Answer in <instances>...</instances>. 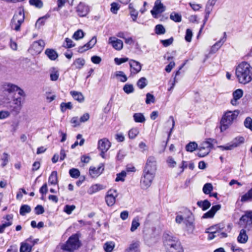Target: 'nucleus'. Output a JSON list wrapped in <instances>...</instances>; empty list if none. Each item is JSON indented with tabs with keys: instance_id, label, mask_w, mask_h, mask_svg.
<instances>
[{
	"instance_id": "4be33fe9",
	"label": "nucleus",
	"mask_w": 252,
	"mask_h": 252,
	"mask_svg": "<svg viewBox=\"0 0 252 252\" xmlns=\"http://www.w3.org/2000/svg\"><path fill=\"white\" fill-rule=\"evenodd\" d=\"M226 38V32H224V37L220 39L219 41L216 42L211 48V52L215 53L217 51L222 45L223 43L225 42Z\"/></svg>"
},
{
	"instance_id": "6e6552de",
	"label": "nucleus",
	"mask_w": 252,
	"mask_h": 252,
	"mask_svg": "<svg viewBox=\"0 0 252 252\" xmlns=\"http://www.w3.org/2000/svg\"><path fill=\"white\" fill-rule=\"evenodd\" d=\"M214 140L212 138H208L205 141L201 143L197 150L198 152L197 155L199 157H204L208 155L213 147V142Z\"/></svg>"
},
{
	"instance_id": "a18cd8bd",
	"label": "nucleus",
	"mask_w": 252,
	"mask_h": 252,
	"mask_svg": "<svg viewBox=\"0 0 252 252\" xmlns=\"http://www.w3.org/2000/svg\"><path fill=\"white\" fill-rule=\"evenodd\" d=\"M126 171L123 170L121 172L117 174V177L115 179L116 182L122 181L124 182L125 181V178L126 177Z\"/></svg>"
},
{
	"instance_id": "6e6d98bb",
	"label": "nucleus",
	"mask_w": 252,
	"mask_h": 252,
	"mask_svg": "<svg viewBox=\"0 0 252 252\" xmlns=\"http://www.w3.org/2000/svg\"><path fill=\"white\" fill-rule=\"evenodd\" d=\"M116 76L121 77V78L120 79V81L122 82H125L127 80L126 76L124 72L122 71H117L116 72Z\"/></svg>"
},
{
	"instance_id": "864d4df0",
	"label": "nucleus",
	"mask_w": 252,
	"mask_h": 252,
	"mask_svg": "<svg viewBox=\"0 0 252 252\" xmlns=\"http://www.w3.org/2000/svg\"><path fill=\"white\" fill-rule=\"evenodd\" d=\"M205 232L209 234L208 239L211 240L219 235V231H206Z\"/></svg>"
},
{
	"instance_id": "c9c22d12",
	"label": "nucleus",
	"mask_w": 252,
	"mask_h": 252,
	"mask_svg": "<svg viewBox=\"0 0 252 252\" xmlns=\"http://www.w3.org/2000/svg\"><path fill=\"white\" fill-rule=\"evenodd\" d=\"M130 15L133 21H135L138 16V12L134 9L131 3L129 5Z\"/></svg>"
},
{
	"instance_id": "774afa93",
	"label": "nucleus",
	"mask_w": 252,
	"mask_h": 252,
	"mask_svg": "<svg viewBox=\"0 0 252 252\" xmlns=\"http://www.w3.org/2000/svg\"><path fill=\"white\" fill-rule=\"evenodd\" d=\"M128 61V59L127 58H115L114 59V62L117 65H120L124 63H125Z\"/></svg>"
},
{
	"instance_id": "2eb2a0df",
	"label": "nucleus",
	"mask_w": 252,
	"mask_h": 252,
	"mask_svg": "<svg viewBox=\"0 0 252 252\" xmlns=\"http://www.w3.org/2000/svg\"><path fill=\"white\" fill-rule=\"evenodd\" d=\"M45 46V42L43 40H39L34 41L31 47V49L34 51L35 54H39L43 50Z\"/></svg>"
},
{
	"instance_id": "f8f14e48",
	"label": "nucleus",
	"mask_w": 252,
	"mask_h": 252,
	"mask_svg": "<svg viewBox=\"0 0 252 252\" xmlns=\"http://www.w3.org/2000/svg\"><path fill=\"white\" fill-rule=\"evenodd\" d=\"M118 196L117 190L114 189H111L107 192L105 197V201L107 204L109 206H113L116 201V197Z\"/></svg>"
},
{
	"instance_id": "3c124183",
	"label": "nucleus",
	"mask_w": 252,
	"mask_h": 252,
	"mask_svg": "<svg viewBox=\"0 0 252 252\" xmlns=\"http://www.w3.org/2000/svg\"><path fill=\"white\" fill-rule=\"evenodd\" d=\"M125 252H139L138 250V244L135 243L130 244L129 248Z\"/></svg>"
},
{
	"instance_id": "9b49d317",
	"label": "nucleus",
	"mask_w": 252,
	"mask_h": 252,
	"mask_svg": "<svg viewBox=\"0 0 252 252\" xmlns=\"http://www.w3.org/2000/svg\"><path fill=\"white\" fill-rule=\"evenodd\" d=\"M187 217H186V220L184 221V223L186 226L187 231L189 233H192L195 226L193 223V218L191 212L189 210H187Z\"/></svg>"
},
{
	"instance_id": "dca6fc26",
	"label": "nucleus",
	"mask_w": 252,
	"mask_h": 252,
	"mask_svg": "<svg viewBox=\"0 0 252 252\" xmlns=\"http://www.w3.org/2000/svg\"><path fill=\"white\" fill-rule=\"evenodd\" d=\"M31 241V237L27 239L25 242L21 243L20 252H31L32 247L34 245V243L30 244Z\"/></svg>"
},
{
	"instance_id": "72a5a7b5",
	"label": "nucleus",
	"mask_w": 252,
	"mask_h": 252,
	"mask_svg": "<svg viewBox=\"0 0 252 252\" xmlns=\"http://www.w3.org/2000/svg\"><path fill=\"white\" fill-rule=\"evenodd\" d=\"M252 200V188L250 189L247 193L243 195L241 198L242 202H246Z\"/></svg>"
},
{
	"instance_id": "a211bd4d",
	"label": "nucleus",
	"mask_w": 252,
	"mask_h": 252,
	"mask_svg": "<svg viewBox=\"0 0 252 252\" xmlns=\"http://www.w3.org/2000/svg\"><path fill=\"white\" fill-rule=\"evenodd\" d=\"M111 146V143L106 138L100 139L98 142V149L100 151H107Z\"/></svg>"
},
{
	"instance_id": "c85d7f7f",
	"label": "nucleus",
	"mask_w": 252,
	"mask_h": 252,
	"mask_svg": "<svg viewBox=\"0 0 252 252\" xmlns=\"http://www.w3.org/2000/svg\"><path fill=\"white\" fill-rule=\"evenodd\" d=\"M85 63V61L83 58H78L76 59L72 64V66H74L75 69H80Z\"/></svg>"
},
{
	"instance_id": "338daca9",
	"label": "nucleus",
	"mask_w": 252,
	"mask_h": 252,
	"mask_svg": "<svg viewBox=\"0 0 252 252\" xmlns=\"http://www.w3.org/2000/svg\"><path fill=\"white\" fill-rule=\"evenodd\" d=\"M11 112L9 111L2 110L0 111V119H4L10 116Z\"/></svg>"
},
{
	"instance_id": "e433bc0d",
	"label": "nucleus",
	"mask_w": 252,
	"mask_h": 252,
	"mask_svg": "<svg viewBox=\"0 0 252 252\" xmlns=\"http://www.w3.org/2000/svg\"><path fill=\"white\" fill-rule=\"evenodd\" d=\"M31 211V208L28 205H23L20 209V214L22 216H25L27 213H29Z\"/></svg>"
},
{
	"instance_id": "79ce46f5",
	"label": "nucleus",
	"mask_w": 252,
	"mask_h": 252,
	"mask_svg": "<svg viewBox=\"0 0 252 252\" xmlns=\"http://www.w3.org/2000/svg\"><path fill=\"white\" fill-rule=\"evenodd\" d=\"M140 223L139 222V219L137 218H135L132 221L130 231L131 232L134 231L139 226Z\"/></svg>"
},
{
	"instance_id": "de8ad7c7",
	"label": "nucleus",
	"mask_w": 252,
	"mask_h": 252,
	"mask_svg": "<svg viewBox=\"0 0 252 252\" xmlns=\"http://www.w3.org/2000/svg\"><path fill=\"white\" fill-rule=\"evenodd\" d=\"M170 18L172 20L176 22H180L182 20L181 15L175 12L171 13Z\"/></svg>"
},
{
	"instance_id": "49530a36",
	"label": "nucleus",
	"mask_w": 252,
	"mask_h": 252,
	"mask_svg": "<svg viewBox=\"0 0 252 252\" xmlns=\"http://www.w3.org/2000/svg\"><path fill=\"white\" fill-rule=\"evenodd\" d=\"M139 131L137 128H133L129 130L128 132V136L130 139L135 138L138 134Z\"/></svg>"
},
{
	"instance_id": "13d9d810",
	"label": "nucleus",
	"mask_w": 252,
	"mask_h": 252,
	"mask_svg": "<svg viewBox=\"0 0 252 252\" xmlns=\"http://www.w3.org/2000/svg\"><path fill=\"white\" fill-rule=\"evenodd\" d=\"M244 125L252 131V119L250 117H247L244 121Z\"/></svg>"
},
{
	"instance_id": "0e129e2a",
	"label": "nucleus",
	"mask_w": 252,
	"mask_h": 252,
	"mask_svg": "<svg viewBox=\"0 0 252 252\" xmlns=\"http://www.w3.org/2000/svg\"><path fill=\"white\" fill-rule=\"evenodd\" d=\"M166 161L168 166L172 168L174 167L177 164L174 158L171 157H168Z\"/></svg>"
},
{
	"instance_id": "69168bd1",
	"label": "nucleus",
	"mask_w": 252,
	"mask_h": 252,
	"mask_svg": "<svg viewBox=\"0 0 252 252\" xmlns=\"http://www.w3.org/2000/svg\"><path fill=\"white\" fill-rule=\"evenodd\" d=\"M111 6V11L114 14H116L120 8L119 4L116 2H113Z\"/></svg>"
},
{
	"instance_id": "c756f323",
	"label": "nucleus",
	"mask_w": 252,
	"mask_h": 252,
	"mask_svg": "<svg viewBox=\"0 0 252 252\" xmlns=\"http://www.w3.org/2000/svg\"><path fill=\"white\" fill-rule=\"evenodd\" d=\"M133 119L136 123H143L145 122L146 119L144 115L141 113H136L133 115Z\"/></svg>"
},
{
	"instance_id": "e2e57ef3",
	"label": "nucleus",
	"mask_w": 252,
	"mask_h": 252,
	"mask_svg": "<svg viewBox=\"0 0 252 252\" xmlns=\"http://www.w3.org/2000/svg\"><path fill=\"white\" fill-rule=\"evenodd\" d=\"M243 95V91L241 89H237L233 93V96L236 99H239Z\"/></svg>"
},
{
	"instance_id": "a878e982",
	"label": "nucleus",
	"mask_w": 252,
	"mask_h": 252,
	"mask_svg": "<svg viewBox=\"0 0 252 252\" xmlns=\"http://www.w3.org/2000/svg\"><path fill=\"white\" fill-rule=\"evenodd\" d=\"M47 56L51 60H55L58 57L56 51L51 49H47L45 52Z\"/></svg>"
},
{
	"instance_id": "423d86ee",
	"label": "nucleus",
	"mask_w": 252,
	"mask_h": 252,
	"mask_svg": "<svg viewBox=\"0 0 252 252\" xmlns=\"http://www.w3.org/2000/svg\"><path fill=\"white\" fill-rule=\"evenodd\" d=\"M1 89L3 94L4 95V99L6 98L7 96L10 98V95L16 92H18V94L21 96L25 97L26 96V94L23 90L18 86L12 83H8L3 84Z\"/></svg>"
},
{
	"instance_id": "a19ab883",
	"label": "nucleus",
	"mask_w": 252,
	"mask_h": 252,
	"mask_svg": "<svg viewBox=\"0 0 252 252\" xmlns=\"http://www.w3.org/2000/svg\"><path fill=\"white\" fill-rule=\"evenodd\" d=\"M60 107L61 111L64 112L66 109H71L72 108V105L70 102L67 103L62 102L60 104Z\"/></svg>"
},
{
	"instance_id": "393cba45",
	"label": "nucleus",
	"mask_w": 252,
	"mask_h": 252,
	"mask_svg": "<svg viewBox=\"0 0 252 252\" xmlns=\"http://www.w3.org/2000/svg\"><path fill=\"white\" fill-rule=\"evenodd\" d=\"M213 6L209 5L206 4V8H205V18L204 19V23L200 29L199 32H201V31L202 30V29L204 26L205 23L208 20L209 15L213 10Z\"/></svg>"
},
{
	"instance_id": "8fccbe9b",
	"label": "nucleus",
	"mask_w": 252,
	"mask_h": 252,
	"mask_svg": "<svg viewBox=\"0 0 252 252\" xmlns=\"http://www.w3.org/2000/svg\"><path fill=\"white\" fill-rule=\"evenodd\" d=\"M155 32L158 34H162L165 32V30L162 25H158L155 27Z\"/></svg>"
},
{
	"instance_id": "4c0bfd02",
	"label": "nucleus",
	"mask_w": 252,
	"mask_h": 252,
	"mask_svg": "<svg viewBox=\"0 0 252 252\" xmlns=\"http://www.w3.org/2000/svg\"><path fill=\"white\" fill-rule=\"evenodd\" d=\"M138 87L142 89L147 85V80L145 77H141L137 82Z\"/></svg>"
},
{
	"instance_id": "5fc2aeb1",
	"label": "nucleus",
	"mask_w": 252,
	"mask_h": 252,
	"mask_svg": "<svg viewBox=\"0 0 252 252\" xmlns=\"http://www.w3.org/2000/svg\"><path fill=\"white\" fill-rule=\"evenodd\" d=\"M114 245L112 242H107L104 245V249L106 252H111L112 251Z\"/></svg>"
},
{
	"instance_id": "ea45409f",
	"label": "nucleus",
	"mask_w": 252,
	"mask_h": 252,
	"mask_svg": "<svg viewBox=\"0 0 252 252\" xmlns=\"http://www.w3.org/2000/svg\"><path fill=\"white\" fill-rule=\"evenodd\" d=\"M123 91L127 94L132 93L134 91L133 85L129 84H125L123 87Z\"/></svg>"
},
{
	"instance_id": "f3484780",
	"label": "nucleus",
	"mask_w": 252,
	"mask_h": 252,
	"mask_svg": "<svg viewBox=\"0 0 252 252\" xmlns=\"http://www.w3.org/2000/svg\"><path fill=\"white\" fill-rule=\"evenodd\" d=\"M109 43L117 50H121L123 47V41L115 37H110L109 38Z\"/></svg>"
},
{
	"instance_id": "603ef678",
	"label": "nucleus",
	"mask_w": 252,
	"mask_h": 252,
	"mask_svg": "<svg viewBox=\"0 0 252 252\" xmlns=\"http://www.w3.org/2000/svg\"><path fill=\"white\" fill-rule=\"evenodd\" d=\"M9 155L6 153H3L1 157V160L2 161L1 166L4 167L8 162Z\"/></svg>"
},
{
	"instance_id": "b1692460",
	"label": "nucleus",
	"mask_w": 252,
	"mask_h": 252,
	"mask_svg": "<svg viewBox=\"0 0 252 252\" xmlns=\"http://www.w3.org/2000/svg\"><path fill=\"white\" fill-rule=\"evenodd\" d=\"M70 93L75 100L79 102H82L84 101V97L81 93L76 91H71Z\"/></svg>"
},
{
	"instance_id": "9d476101",
	"label": "nucleus",
	"mask_w": 252,
	"mask_h": 252,
	"mask_svg": "<svg viewBox=\"0 0 252 252\" xmlns=\"http://www.w3.org/2000/svg\"><path fill=\"white\" fill-rule=\"evenodd\" d=\"M244 142V138L243 137H237L234 138L230 143H228L225 146H219L218 147L221 150H231L234 148L237 147L241 144Z\"/></svg>"
},
{
	"instance_id": "c03bdc74",
	"label": "nucleus",
	"mask_w": 252,
	"mask_h": 252,
	"mask_svg": "<svg viewBox=\"0 0 252 252\" xmlns=\"http://www.w3.org/2000/svg\"><path fill=\"white\" fill-rule=\"evenodd\" d=\"M69 173L70 176L73 178L77 179L78 178L80 175V173L79 170L76 168H72L69 170Z\"/></svg>"
},
{
	"instance_id": "bf43d9fd",
	"label": "nucleus",
	"mask_w": 252,
	"mask_h": 252,
	"mask_svg": "<svg viewBox=\"0 0 252 252\" xmlns=\"http://www.w3.org/2000/svg\"><path fill=\"white\" fill-rule=\"evenodd\" d=\"M192 36V32L191 30L188 29L186 30V35H185V40L189 42H190L191 41Z\"/></svg>"
},
{
	"instance_id": "6ab92c4d",
	"label": "nucleus",
	"mask_w": 252,
	"mask_h": 252,
	"mask_svg": "<svg viewBox=\"0 0 252 252\" xmlns=\"http://www.w3.org/2000/svg\"><path fill=\"white\" fill-rule=\"evenodd\" d=\"M76 11L80 17H84L89 12V7L84 3L80 2L77 7Z\"/></svg>"
},
{
	"instance_id": "2f4dec72",
	"label": "nucleus",
	"mask_w": 252,
	"mask_h": 252,
	"mask_svg": "<svg viewBox=\"0 0 252 252\" xmlns=\"http://www.w3.org/2000/svg\"><path fill=\"white\" fill-rule=\"evenodd\" d=\"M59 77V72L56 68H52L50 70V80L53 81H57Z\"/></svg>"
},
{
	"instance_id": "f704fd0d",
	"label": "nucleus",
	"mask_w": 252,
	"mask_h": 252,
	"mask_svg": "<svg viewBox=\"0 0 252 252\" xmlns=\"http://www.w3.org/2000/svg\"><path fill=\"white\" fill-rule=\"evenodd\" d=\"M188 209H186L184 211V213L183 215H178L175 219V221L177 223H181L182 221L186 220V217H187V211Z\"/></svg>"
},
{
	"instance_id": "bb28decb",
	"label": "nucleus",
	"mask_w": 252,
	"mask_h": 252,
	"mask_svg": "<svg viewBox=\"0 0 252 252\" xmlns=\"http://www.w3.org/2000/svg\"><path fill=\"white\" fill-rule=\"evenodd\" d=\"M198 207L202 209L203 211H205L211 206V203L207 199L203 201H199L197 202Z\"/></svg>"
},
{
	"instance_id": "4d7b16f0",
	"label": "nucleus",
	"mask_w": 252,
	"mask_h": 252,
	"mask_svg": "<svg viewBox=\"0 0 252 252\" xmlns=\"http://www.w3.org/2000/svg\"><path fill=\"white\" fill-rule=\"evenodd\" d=\"M29 2L31 5L37 8H41L43 5L42 2L40 0H30Z\"/></svg>"
},
{
	"instance_id": "cd10ccee",
	"label": "nucleus",
	"mask_w": 252,
	"mask_h": 252,
	"mask_svg": "<svg viewBox=\"0 0 252 252\" xmlns=\"http://www.w3.org/2000/svg\"><path fill=\"white\" fill-rule=\"evenodd\" d=\"M103 189L102 185L94 184L92 185L88 190V193L90 194H94Z\"/></svg>"
},
{
	"instance_id": "ddd939ff",
	"label": "nucleus",
	"mask_w": 252,
	"mask_h": 252,
	"mask_svg": "<svg viewBox=\"0 0 252 252\" xmlns=\"http://www.w3.org/2000/svg\"><path fill=\"white\" fill-rule=\"evenodd\" d=\"M129 64L130 67L131 74H136L141 71L142 65L139 62L131 60L129 62Z\"/></svg>"
},
{
	"instance_id": "f257e3e1",
	"label": "nucleus",
	"mask_w": 252,
	"mask_h": 252,
	"mask_svg": "<svg viewBox=\"0 0 252 252\" xmlns=\"http://www.w3.org/2000/svg\"><path fill=\"white\" fill-rule=\"evenodd\" d=\"M156 170V158L150 156L147 159L140 180L141 186L143 189H147L151 186L155 178Z\"/></svg>"
},
{
	"instance_id": "f03ea898",
	"label": "nucleus",
	"mask_w": 252,
	"mask_h": 252,
	"mask_svg": "<svg viewBox=\"0 0 252 252\" xmlns=\"http://www.w3.org/2000/svg\"><path fill=\"white\" fill-rule=\"evenodd\" d=\"M235 75L238 82L246 85L252 81V66L246 62H242L236 68Z\"/></svg>"
},
{
	"instance_id": "473e14b6",
	"label": "nucleus",
	"mask_w": 252,
	"mask_h": 252,
	"mask_svg": "<svg viewBox=\"0 0 252 252\" xmlns=\"http://www.w3.org/2000/svg\"><path fill=\"white\" fill-rule=\"evenodd\" d=\"M198 148V145L195 142H190L186 146V150L188 152H192Z\"/></svg>"
},
{
	"instance_id": "09e8293b",
	"label": "nucleus",
	"mask_w": 252,
	"mask_h": 252,
	"mask_svg": "<svg viewBox=\"0 0 252 252\" xmlns=\"http://www.w3.org/2000/svg\"><path fill=\"white\" fill-rule=\"evenodd\" d=\"M84 33L82 30H78L74 32L73 38L75 40H79L84 37Z\"/></svg>"
},
{
	"instance_id": "1a4fd4ad",
	"label": "nucleus",
	"mask_w": 252,
	"mask_h": 252,
	"mask_svg": "<svg viewBox=\"0 0 252 252\" xmlns=\"http://www.w3.org/2000/svg\"><path fill=\"white\" fill-rule=\"evenodd\" d=\"M25 14L23 10L15 13L11 20V28L16 32L20 31L21 24L24 22Z\"/></svg>"
},
{
	"instance_id": "7c9ffc66",
	"label": "nucleus",
	"mask_w": 252,
	"mask_h": 252,
	"mask_svg": "<svg viewBox=\"0 0 252 252\" xmlns=\"http://www.w3.org/2000/svg\"><path fill=\"white\" fill-rule=\"evenodd\" d=\"M48 182L51 185H55L58 183V176L56 171H53L50 174Z\"/></svg>"
},
{
	"instance_id": "052dcab7",
	"label": "nucleus",
	"mask_w": 252,
	"mask_h": 252,
	"mask_svg": "<svg viewBox=\"0 0 252 252\" xmlns=\"http://www.w3.org/2000/svg\"><path fill=\"white\" fill-rule=\"evenodd\" d=\"M75 209V206L73 205H66L64 208V211L67 214H71L72 212Z\"/></svg>"
},
{
	"instance_id": "680f3d73",
	"label": "nucleus",
	"mask_w": 252,
	"mask_h": 252,
	"mask_svg": "<svg viewBox=\"0 0 252 252\" xmlns=\"http://www.w3.org/2000/svg\"><path fill=\"white\" fill-rule=\"evenodd\" d=\"M155 97L153 94L150 93H147L146 94V104H150L155 102Z\"/></svg>"
},
{
	"instance_id": "37998d69",
	"label": "nucleus",
	"mask_w": 252,
	"mask_h": 252,
	"mask_svg": "<svg viewBox=\"0 0 252 252\" xmlns=\"http://www.w3.org/2000/svg\"><path fill=\"white\" fill-rule=\"evenodd\" d=\"M213 187L211 183L205 184L203 188V191L206 194L210 193L211 191L213 190Z\"/></svg>"
},
{
	"instance_id": "58836bf2",
	"label": "nucleus",
	"mask_w": 252,
	"mask_h": 252,
	"mask_svg": "<svg viewBox=\"0 0 252 252\" xmlns=\"http://www.w3.org/2000/svg\"><path fill=\"white\" fill-rule=\"evenodd\" d=\"M4 219H5L7 221H5L4 222L2 223L3 225H5V227H7L8 226H11L12 224V219H13V215H7L3 217Z\"/></svg>"
},
{
	"instance_id": "aec40b11",
	"label": "nucleus",
	"mask_w": 252,
	"mask_h": 252,
	"mask_svg": "<svg viewBox=\"0 0 252 252\" xmlns=\"http://www.w3.org/2000/svg\"><path fill=\"white\" fill-rule=\"evenodd\" d=\"M221 205L220 204L213 206L209 211L203 215L202 218L204 219L213 218L216 213L219 211Z\"/></svg>"
},
{
	"instance_id": "39448f33",
	"label": "nucleus",
	"mask_w": 252,
	"mask_h": 252,
	"mask_svg": "<svg viewBox=\"0 0 252 252\" xmlns=\"http://www.w3.org/2000/svg\"><path fill=\"white\" fill-rule=\"evenodd\" d=\"M239 113V111L238 110L228 111L223 115L220 121V128L221 131H223L229 127L237 118Z\"/></svg>"
},
{
	"instance_id": "4468645a",
	"label": "nucleus",
	"mask_w": 252,
	"mask_h": 252,
	"mask_svg": "<svg viewBox=\"0 0 252 252\" xmlns=\"http://www.w3.org/2000/svg\"><path fill=\"white\" fill-rule=\"evenodd\" d=\"M165 10V7L163 4L159 0L155 1V5L151 12L153 16L157 15L158 14L161 13Z\"/></svg>"
},
{
	"instance_id": "20e7f679",
	"label": "nucleus",
	"mask_w": 252,
	"mask_h": 252,
	"mask_svg": "<svg viewBox=\"0 0 252 252\" xmlns=\"http://www.w3.org/2000/svg\"><path fill=\"white\" fill-rule=\"evenodd\" d=\"M11 98L12 101H10V98L8 96L5 98V106L11 114L17 115L19 114L22 107V98L21 97L16 98L14 95H12Z\"/></svg>"
},
{
	"instance_id": "7ed1b4c3",
	"label": "nucleus",
	"mask_w": 252,
	"mask_h": 252,
	"mask_svg": "<svg viewBox=\"0 0 252 252\" xmlns=\"http://www.w3.org/2000/svg\"><path fill=\"white\" fill-rule=\"evenodd\" d=\"M164 244L168 252H183L179 240L168 234L164 235Z\"/></svg>"
},
{
	"instance_id": "0eeeda50",
	"label": "nucleus",
	"mask_w": 252,
	"mask_h": 252,
	"mask_svg": "<svg viewBox=\"0 0 252 252\" xmlns=\"http://www.w3.org/2000/svg\"><path fill=\"white\" fill-rule=\"evenodd\" d=\"M79 247V241L76 235L70 236L66 243L63 244L61 248L62 250L69 252H72Z\"/></svg>"
},
{
	"instance_id": "412c9836",
	"label": "nucleus",
	"mask_w": 252,
	"mask_h": 252,
	"mask_svg": "<svg viewBox=\"0 0 252 252\" xmlns=\"http://www.w3.org/2000/svg\"><path fill=\"white\" fill-rule=\"evenodd\" d=\"M103 169L102 166H99L97 168L91 166L90 168L89 173L92 177H97L102 172Z\"/></svg>"
},
{
	"instance_id": "5701e85b",
	"label": "nucleus",
	"mask_w": 252,
	"mask_h": 252,
	"mask_svg": "<svg viewBox=\"0 0 252 252\" xmlns=\"http://www.w3.org/2000/svg\"><path fill=\"white\" fill-rule=\"evenodd\" d=\"M248 239V236L247 235L246 231L244 229H242L237 237L238 241L240 243H246Z\"/></svg>"
}]
</instances>
